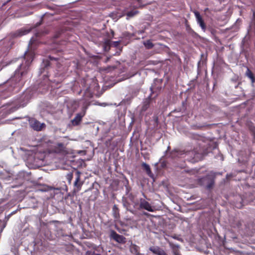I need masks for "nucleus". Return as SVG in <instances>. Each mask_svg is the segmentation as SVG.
<instances>
[{
  "mask_svg": "<svg viewBox=\"0 0 255 255\" xmlns=\"http://www.w3.org/2000/svg\"><path fill=\"white\" fill-rule=\"evenodd\" d=\"M22 65L19 68L15 70L14 74L6 82V86H8V91L9 92H18L23 87L24 82L22 77L26 75V70H21Z\"/></svg>",
  "mask_w": 255,
  "mask_h": 255,
  "instance_id": "f257e3e1",
  "label": "nucleus"
},
{
  "mask_svg": "<svg viewBox=\"0 0 255 255\" xmlns=\"http://www.w3.org/2000/svg\"><path fill=\"white\" fill-rule=\"evenodd\" d=\"M29 123L30 127L36 131H41L46 127V125L44 123L41 124L34 118L29 119Z\"/></svg>",
  "mask_w": 255,
  "mask_h": 255,
  "instance_id": "f03ea898",
  "label": "nucleus"
},
{
  "mask_svg": "<svg viewBox=\"0 0 255 255\" xmlns=\"http://www.w3.org/2000/svg\"><path fill=\"white\" fill-rule=\"evenodd\" d=\"M76 179L74 183V192H79L81 189L82 186L83 184V182L81 181V173L79 171H77L76 172Z\"/></svg>",
  "mask_w": 255,
  "mask_h": 255,
  "instance_id": "7ed1b4c3",
  "label": "nucleus"
},
{
  "mask_svg": "<svg viewBox=\"0 0 255 255\" xmlns=\"http://www.w3.org/2000/svg\"><path fill=\"white\" fill-rule=\"evenodd\" d=\"M53 151L56 153L63 155L68 153L66 146L62 143H58L55 146H54L53 148Z\"/></svg>",
  "mask_w": 255,
  "mask_h": 255,
  "instance_id": "20e7f679",
  "label": "nucleus"
},
{
  "mask_svg": "<svg viewBox=\"0 0 255 255\" xmlns=\"http://www.w3.org/2000/svg\"><path fill=\"white\" fill-rule=\"evenodd\" d=\"M111 237L119 243L124 244L126 242V239L122 235L117 234L115 231L111 232Z\"/></svg>",
  "mask_w": 255,
  "mask_h": 255,
  "instance_id": "39448f33",
  "label": "nucleus"
},
{
  "mask_svg": "<svg viewBox=\"0 0 255 255\" xmlns=\"http://www.w3.org/2000/svg\"><path fill=\"white\" fill-rule=\"evenodd\" d=\"M139 208L146 210L149 212H153V209L151 205L144 199L140 198L139 200Z\"/></svg>",
  "mask_w": 255,
  "mask_h": 255,
  "instance_id": "423d86ee",
  "label": "nucleus"
},
{
  "mask_svg": "<svg viewBox=\"0 0 255 255\" xmlns=\"http://www.w3.org/2000/svg\"><path fill=\"white\" fill-rule=\"evenodd\" d=\"M149 250L156 255H168L167 253L159 247H151Z\"/></svg>",
  "mask_w": 255,
  "mask_h": 255,
  "instance_id": "0eeeda50",
  "label": "nucleus"
},
{
  "mask_svg": "<svg viewBox=\"0 0 255 255\" xmlns=\"http://www.w3.org/2000/svg\"><path fill=\"white\" fill-rule=\"evenodd\" d=\"M195 15L197 19L198 23L200 25L202 29L205 31L206 30V24L200 15L199 12L196 11L195 12Z\"/></svg>",
  "mask_w": 255,
  "mask_h": 255,
  "instance_id": "6e6552de",
  "label": "nucleus"
},
{
  "mask_svg": "<svg viewBox=\"0 0 255 255\" xmlns=\"http://www.w3.org/2000/svg\"><path fill=\"white\" fill-rule=\"evenodd\" d=\"M84 116V114H77L75 117L71 121V123L73 126H78L80 124L82 121V118Z\"/></svg>",
  "mask_w": 255,
  "mask_h": 255,
  "instance_id": "1a4fd4ad",
  "label": "nucleus"
},
{
  "mask_svg": "<svg viewBox=\"0 0 255 255\" xmlns=\"http://www.w3.org/2000/svg\"><path fill=\"white\" fill-rule=\"evenodd\" d=\"M112 213L115 220L118 221L120 219V210L117 205H114L112 208Z\"/></svg>",
  "mask_w": 255,
  "mask_h": 255,
  "instance_id": "9d476101",
  "label": "nucleus"
},
{
  "mask_svg": "<svg viewBox=\"0 0 255 255\" xmlns=\"http://www.w3.org/2000/svg\"><path fill=\"white\" fill-rule=\"evenodd\" d=\"M169 246L172 249L174 255H181L179 251V245L174 244L172 243H169Z\"/></svg>",
  "mask_w": 255,
  "mask_h": 255,
  "instance_id": "9b49d317",
  "label": "nucleus"
},
{
  "mask_svg": "<svg viewBox=\"0 0 255 255\" xmlns=\"http://www.w3.org/2000/svg\"><path fill=\"white\" fill-rule=\"evenodd\" d=\"M150 99L151 96H149L148 98L143 102L141 107V111L145 112L148 109L150 104Z\"/></svg>",
  "mask_w": 255,
  "mask_h": 255,
  "instance_id": "f8f14e48",
  "label": "nucleus"
},
{
  "mask_svg": "<svg viewBox=\"0 0 255 255\" xmlns=\"http://www.w3.org/2000/svg\"><path fill=\"white\" fill-rule=\"evenodd\" d=\"M24 59H26L25 65L26 67H28L33 61V56L32 54H28L25 56Z\"/></svg>",
  "mask_w": 255,
  "mask_h": 255,
  "instance_id": "ddd939ff",
  "label": "nucleus"
},
{
  "mask_svg": "<svg viewBox=\"0 0 255 255\" xmlns=\"http://www.w3.org/2000/svg\"><path fill=\"white\" fill-rule=\"evenodd\" d=\"M246 74L247 76L251 80L252 83H254L255 82V77L254 76L253 72L249 68L247 69Z\"/></svg>",
  "mask_w": 255,
  "mask_h": 255,
  "instance_id": "4468645a",
  "label": "nucleus"
},
{
  "mask_svg": "<svg viewBox=\"0 0 255 255\" xmlns=\"http://www.w3.org/2000/svg\"><path fill=\"white\" fill-rule=\"evenodd\" d=\"M141 166L142 168L146 172L148 175H149L151 173V171L149 165L146 164V163H142L141 164Z\"/></svg>",
  "mask_w": 255,
  "mask_h": 255,
  "instance_id": "2eb2a0df",
  "label": "nucleus"
},
{
  "mask_svg": "<svg viewBox=\"0 0 255 255\" xmlns=\"http://www.w3.org/2000/svg\"><path fill=\"white\" fill-rule=\"evenodd\" d=\"M143 44L145 48L147 49H150L154 47V44L152 43L150 40H146L143 42Z\"/></svg>",
  "mask_w": 255,
  "mask_h": 255,
  "instance_id": "dca6fc26",
  "label": "nucleus"
},
{
  "mask_svg": "<svg viewBox=\"0 0 255 255\" xmlns=\"http://www.w3.org/2000/svg\"><path fill=\"white\" fill-rule=\"evenodd\" d=\"M71 106L72 109L75 111L79 107V103L78 101L73 100L71 102Z\"/></svg>",
  "mask_w": 255,
  "mask_h": 255,
  "instance_id": "f3484780",
  "label": "nucleus"
},
{
  "mask_svg": "<svg viewBox=\"0 0 255 255\" xmlns=\"http://www.w3.org/2000/svg\"><path fill=\"white\" fill-rule=\"evenodd\" d=\"M111 41L110 39L105 40L104 43V47L105 50H108L110 48Z\"/></svg>",
  "mask_w": 255,
  "mask_h": 255,
  "instance_id": "a211bd4d",
  "label": "nucleus"
},
{
  "mask_svg": "<svg viewBox=\"0 0 255 255\" xmlns=\"http://www.w3.org/2000/svg\"><path fill=\"white\" fill-rule=\"evenodd\" d=\"M30 31V29H20L18 32V35L22 36L23 35H25L27 33H28Z\"/></svg>",
  "mask_w": 255,
  "mask_h": 255,
  "instance_id": "6ab92c4d",
  "label": "nucleus"
},
{
  "mask_svg": "<svg viewBox=\"0 0 255 255\" xmlns=\"http://www.w3.org/2000/svg\"><path fill=\"white\" fill-rule=\"evenodd\" d=\"M138 13V11L137 10H131L128 12L127 13V16L128 17H131L136 15Z\"/></svg>",
  "mask_w": 255,
  "mask_h": 255,
  "instance_id": "aec40b11",
  "label": "nucleus"
},
{
  "mask_svg": "<svg viewBox=\"0 0 255 255\" xmlns=\"http://www.w3.org/2000/svg\"><path fill=\"white\" fill-rule=\"evenodd\" d=\"M89 105H90L89 103H86L85 105H84L83 106V107H82V112L80 113V114H84V116H85L86 114V110L88 109V107L89 106Z\"/></svg>",
  "mask_w": 255,
  "mask_h": 255,
  "instance_id": "412c9836",
  "label": "nucleus"
},
{
  "mask_svg": "<svg viewBox=\"0 0 255 255\" xmlns=\"http://www.w3.org/2000/svg\"><path fill=\"white\" fill-rule=\"evenodd\" d=\"M250 130L252 132V135L253 136L254 140H255V126H251L250 127Z\"/></svg>",
  "mask_w": 255,
  "mask_h": 255,
  "instance_id": "4be33fe9",
  "label": "nucleus"
},
{
  "mask_svg": "<svg viewBox=\"0 0 255 255\" xmlns=\"http://www.w3.org/2000/svg\"><path fill=\"white\" fill-rule=\"evenodd\" d=\"M62 30L57 31L54 36V39L59 37L62 34Z\"/></svg>",
  "mask_w": 255,
  "mask_h": 255,
  "instance_id": "5701e85b",
  "label": "nucleus"
},
{
  "mask_svg": "<svg viewBox=\"0 0 255 255\" xmlns=\"http://www.w3.org/2000/svg\"><path fill=\"white\" fill-rule=\"evenodd\" d=\"M86 255H101L99 254H96L94 252L92 251H87L86 252Z\"/></svg>",
  "mask_w": 255,
  "mask_h": 255,
  "instance_id": "b1692460",
  "label": "nucleus"
},
{
  "mask_svg": "<svg viewBox=\"0 0 255 255\" xmlns=\"http://www.w3.org/2000/svg\"><path fill=\"white\" fill-rule=\"evenodd\" d=\"M73 178V175L71 173L68 174L67 175V179L69 181V182L70 183Z\"/></svg>",
  "mask_w": 255,
  "mask_h": 255,
  "instance_id": "393cba45",
  "label": "nucleus"
},
{
  "mask_svg": "<svg viewBox=\"0 0 255 255\" xmlns=\"http://www.w3.org/2000/svg\"><path fill=\"white\" fill-rule=\"evenodd\" d=\"M213 185V183H210L209 184H208L207 185V188L208 189H210V188H212Z\"/></svg>",
  "mask_w": 255,
  "mask_h": 255,
  "instance_id": "a878e982",
  "label": "nucleus"
},
{
  "mask_svg": "<svg viewBox=\"0 0 255 255\" xmlns=\"http://www.w3.org/2000/svg\"><path fill=\"white\" fill-rule=\"evenodd\" d=\"M252 21L255 26V12L253 13Z\"/></svg>",
  "mask_w": 255,
  "mask_h": 255,
  "instance_id": "bb28decb",
  "label": "nucleus"
},
{
  "mask_svg": "<svg viewBox=\"0 0 255 255\" xmlns=\"http://www.w3.org/2000/svg\"><path fill=\"white\" fill-rule=\"evenodd\" d=\"M114 45L115 46H117L119 45V43H120V42L119 41H115L114 42Z\"/></svg>",
  "mask_w": 255,
  "mask_h": 255,
  "instance_id": "cd10ccee",
  "label": "nucleus"
},
{
  "mask_svg": "<svg viewBox=\"0 0 255 255\" xmlns=\"http://www.w3.org/2000/svg\"><path fill=\"white\" fill-rule=\"evenodd\" d=\"M172 238H173V239H176V240H178V241H181V240H182V239H181L179 238H178V237H176L175 236H172Z\"/></svg>",
  "mask_w": 255,
  "mask_h": 255,
  "instance_id": "c85d7f7f",
  "label": "nucleus"
},
{
  "mask_svg": "<svg viewBox=\"0 0 255 255\" xmlns=\"http://www.w3.org/2000/svg\"><path fill=\"white\" fill-rule=\"evenodd\" d=\"M49 58H50V59H51V60H53V59L56 60V59H55V58H53V57H52L51 56H49Z\"/></svg>",
  "mask_w": 255,
  "mask_h": 255,
  "instance_id": "c756f323",
  "label": "nucleus"
},
{
  "mask_svg": "<svg viewBox=\"0 0 255 255\" xmlns=\"http://www.w3.org/2000/svg\"><path fill=\"white\" fill-rule=\"evenodd\" d=\"M112 36L114 37V31L112 30Z\"/></svg>",
  "mask_w": 255,
  "mask_h": 255,
  "instance_id": "7c9ffc66",
  "label": "nucleus"
},
{
  "mask_svg": "<svg viewBox=\"0 0 255 255\" xmlns=\"http://www.w3.org/2000/svg\"><path fill=\"white\" fill-rule=\"evenodd\" d=\"M144 214H145V215H147L148 214H147V213H144Z\"/></svg>",
  "mask_w": 255,
  "mask_h": 255,
  "instance_id": "2f4dec72",
  "label": "nucleus"
}]
</instances>
